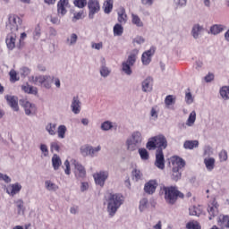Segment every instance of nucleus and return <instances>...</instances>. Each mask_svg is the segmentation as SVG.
I'll return each mask as SVG.
<instances>
[{
  "instance_id": "obj_1",
  "label": "nucleus",
  "mask_w": 229,
  "mask_h": 229,
  "mask_svg": "<svg viewBox=\"0 0 229 229\" xmlns=\"http://www.w3.org/2000/svg\"><path fill=\"white\" fill-rule=\"evenodd\" d=\"M107 212L111 217L113 216H115V213L119 208H121V206L123 203H124V196L121 193H110L107 199Z\"/></svg>"
},
{
  "instance_id": "obj_2",
  "label": "nucleus",
  "mask_w": 229,
  "mask_h": 229,
  "mask_svg": "<svg viewBox=\"0 0 229 229\" xmlns=\"http://www.w3.org/2000/svg\"><path fill=\"white\" fill-rule=\"evenodd\" d=\"M165 148H167V138L164 134L154 136L147 142V149L149 150L157 149V151H164Z\"/></svg>"
},
{
  "instance_id": "obj_3",
  "label": "nucleus",
  "mask_w": 229,
  "mask_h": 229,
  "mask_svg": "<svg viewBox=\"0 0 229 229\" xmlns=\"http://www.w3.org/2000/svg\"><path fill=\"white\" fill-rule=\"evenodd\" d=\"M171 162L173 165L171 178L174 182H178L182 179V170L185 167V160L178 156H174Z\"/></svg>"
},
{
  "instance_id": "obj_4",
  "label": "nucleus",
  "mask_w": 229,
  "mask_h": 229,
  "mask_svg": "<svg viewBox=\"0 0 229 229\" xmlns=\"http://www.w3.org/2000/svg\"><path fill=\"white\" fill-rule=\"evenodd\" d=\"M165 199L169 205H174L178 198H183V193L176 186H164Z\"/></svg>"
},
{
  "instance_id": "obj_5",
  "label": "nucleus",
  "mask_w": 229,
  "mask_h": 229,
  "mask_svg": "<svg viewBox=\"0 0 229 229\" xmlns=\"http://www.w3.org/2000/svg\"><path fill=\"white\" fill-rule=\"evenodd\" d=\"M54 77L50 75H37V76H30L29 78V81L33 83V85H38L39 87H43L49 90L51 86L53 85Z\"/></svg>"
},
{
  "instance_id": "obj_6",
  "label": "nucleus",
  "mask_w": 229,
  "mask_h": 229,
  "mask_svg": "<svg viewBox=\"0 0 229 229\" xmlns=\"http://www.w3.org/2000/svg\"><path fill=\"white\" fill-rule=\"evenodd\" d=\"M126 144L129 151L139 149L140 144H142V133L139 131H133L131 138L127 140Z\"/></svg>"
},
{
  "instance_id": "obj_7",
  "label": "nucleus",
  "mask_w": 229,
  "mask_h": 229,
  "mask_svg": "<svg viewBox=\"0 0 229 229\" xmlns=\"http://www.w3.org/2000/svg\"><path fill=\"white\" fill-rule=\"evenodd\" d=\"M137 55H139V49H133L127 60L122 64V71H123L127 76H131V67H133L135 62H137Z\"/></svg>"
},
{
  "instance_id": "obj_8",
  "label": "nucleus",
  "mask_w": 229,
  "mask_h": 229,
  "mask_svg": "<svg viewBox=\"0 0 229 229\" xmlns=\"http://www.w3.org/2000/svg\"><path fill=\"white\" fill-rule=\"evenodd\" d=\"M22 24V19L15 14L9 15L8 23L6 24V29L11 31V33H15L19 30V27Z\"/></svg>"
},
{
  "instance_id": "obj_9",
  "label": "nucleus",
  "mask_w": 229,
  "mask_h": 229,
  "mask_svg": "<svg viewBox=\"0 0 229 229\" xmlns=\"http://www.w3.org/2000/svg\"><path fill=\"white\" fill-rule=\"evenodd\" d=\"M89 19H94L96 13H99L101 10V4L99 0H89L88 3Z\"/></svg>"
},
{
  "instance_id": "obj_10",
  "label": "nucleus",
  "mask_w": 229,
  "mask_h": 229,
  "mask_svg": "<svg viewBox=\"0 0 229 229\" xmlns=\"http://www.w3.org/2000/svg\"><path fill=\"white\" fill-rule=\"evenodd\" d=\"M93 178L96 185L99 187H104L105 182L108 180V171H100L93 174Z\"/></svg>"
},
{
  "instance_id": "obj_11",
  "label": "nucleus",
  "mask_w": 229,
  "mask_h": 229,
  "mask_svg": "<svg viewBox=\"0 0 229 229\" xmlns=\"http://www.w3.org/2000/svg\"><path fill=\"white\" fill-rule=\"evenodd\" d=\"M20 105L23 106L26 115H35L37 114V106L28 100L21 99Z\"/></svg>"
},
{
  "instance_id": "obj_12",
  "label": "nucleus",
  "mask_w": 229,
  "mask_h": 229,
  "mask_svg": "<svg viewBox=\"0 0 229 229\" xmlns=\"http://www.w3.org/2000/svg\"><path fill=\"white\" fill-rule=\"evenodd\" d=\"M155 165L157 169L164 170L165 169V158L164 157V151L157 150L156 151V161Z\"/></svg>"
},
{
  "instance_id": "obj_13",
  "label": "nucleus",
  "mask_w": 229,
  "mask_h": 229,
  "mask_svg": "<svg viewBox=\"0 0 229 229\" xmlns=\"http://www.w3.org/2000/svg\"><path fill=\"white\" fill-rule=\"evenodd\" d=\"M156 48L151 47L148 50L145 51L141 55V62L143 65H149L151 64V58L155 55Z\"/></svg>"
},
{
  "instance_id": "obj_14",
  "label": "nucleus",
  "mask_w": 229,
  "mask_h": 229,
  "mask_svg": "<svg viewBox=\"0 0 229 229\" xmlns=\"http://www.w3.org/2000/svg\"><path fill=\"white\" fill-rule=\"evenodd\" d=\"M98 151H101L100 146H98L96 148L84 146L81 148V153L83 157H89H89H95Z\"/></svg>"
},
{
  "instance_id": "obj_15",
  "label": "nucleus",
  "mask_w": 229,
  "mask_h": 229,
  "mask_svg": "<svg viewBox=\"0 0 229 229\" xmlns=\"http://www.w3.org/2000/svg\"><path fill=\"white\" fill-rule=\"evenodd\" d=\"M219 205L217 204V201L216 199H213L212 202L208 204V212L209 214L208 219L209 221H212L216 216H217L219 210H218Z\"/></svg>"
},
{
  "instance_id": "obj_16",
  "label": "nucleus",
  "mask_w": 229,
  "mask_h": 229,
  "mask_svg": "<svg viewBox=\"0 0 229 229\" xmlns=\"http://www.w3.org/2000/svg\"><path fill=\"white\" fill-rule=\"evenodd\" d=\"M157 187H158V182L157 180H150L144 186V191L147 194H155L157 191Z\"/></svg>"
},
{
  "instance_id": "obj_17",
  "label": "nucleus",
  "mask_w": 229,
  "mask_h": 229,
  "mask_svg": "<svg viewBox=\"0 0 229 229\" xmlns=\"http://www.w3.org/2000/svg\"><path fill=\"white\" fill-rule=\"evenodd\" d=\"M71 110L75 114L81 112V101H80V98L78 96L72 98Z\"/></svg>"
},
{
  "instance_id": "obj_18",
  "label": "nucleus",
  "mask_w": 229,
  "mask_h": 229,
  "mask_svg": "<svg viewBox=\"0 0 229 229\" xmlns=\"http://www.w3.org/2000/svg\"><path fill=\"white\" fill-rule=\"evenodd\" d=\"M5 99L14 112H19V98L15 96H5Z\"/></svg>"
},
{
  "instance_id": "obj_19",
  "label": "nucleus",
  "mask_w": 229,
  "mask_h": 229,
  "mask_svg": "<svg viewBox=\"0 0 229 229\" xmlns=\"http://www.w3.org/2000/svg\"><path fill=\"white\" fill-rule=\"evenodd\" d=\"M16 40H17V34H15V32H11L7 35L5 43L8 49H10V51H13V49H15Z\"/></svg>"
},
{
  "instance_id": "obj_20",
  "label": "nucleus",
  "mask_w": 229,
  "mask_h": 229,
  "mask_svg": "<svg viewBox=\"0 0 229 229\" xmlns=\"http://www.w3.org/2000/svg\"><path fill=\"white\" fill-rule=\"evenodd\" d=\"M73 165L75 167V176L76 178H85L87 176V172L85 171V167L81 165L78 161H73Z\"/></svg>"
},
{
  "instance_id": "obj_21",
  "label": "nucleus",
  "mask_w": 229,
  "mask_h": 229,
  "mask_svg": "<svg viewBox=\"0 0 229 229\" xmlns=\"http://www.w3.org/2000/svg\"><path fill=\"white\" fill-rule=\"evenodd\" d=\"M67 6H69V0H59L57 3V13L65 15L67 13Z\"/></svg>"
},
{
  "instance_id": "obj_22",
  "label": "nucleus",
  "mask_w": 229,
  "mask_h": 229,
  "mask_svg": "<svg viewBox=\"0 0 229 229\" xmlns=\"http://www.w3.org/2000/svg\"><path fill=\"white\" fill-rule=\"evenodd\" d=\"M22 190V185L19 182H15L14 184H11V188H8L6 192L10 194V196H15V194H19Z\"/></svg>"
},
{
  "instance_id": "obj_23",
  "label": "nucleus",
  "mask_w": 229,
  "mask_h": 229,
  "mask_svg": "<svg viewBox=\"0 0 229 229\" xmlns=\"http://www.w3.org/2000/svg\"><path fill=\"white\" fill-rule=\"evenodd\" d=\"M143 92H151L153 90V78L148 77L142 82Z\"/></svg>"
},
{
  "instance_id": "obj_24",
  "label": "nucleus",
  "mask_w": 229,
  "mask_h": 229,
  "mask_svg": "<svg viewBox=\"0 0 229 229\" xmlns=\"http://www.w3.org/2000/svg\"><path fill=\"white\" fill-rule=\"evenodd\" d=\"M21 90L25 92V94H32L33 96H37V94H38V89H37V87L30 86L29 83L22 85Z\"/></svg>"
},
{
  "instance_id": "obj_25",
  "label": "nucleus",
  "mask_w": 229,
  "mask_h": 229,
  "mask_svg": "<svg viewBox=\"0 0 229 229\" xmlns=\"http://www.w3.org/2000/svg\"><path fill=\"white\" fill-rule=\"evenodd\" d=\"M127 21L128 15H126V9L121 7L118 11V22H120V24H126Z\"/></svg>"
},
{
  "instance_id": "obj_26",
  "label": "nucleus",
  "mask_w": 229,
  "mask_h": 229,
  "mask_svg": "<svg viewBox=\"0 0 229 229\" xmlns=\"http://www.w3.org/2000/svg\"><path fill=\"white\" fill-rule=\"evenodd\" d=\"M204 164L208 171H214L216 167V159L214 157H206Z\"/></svg>"
},
{
  "instance_id": "obj_27",
  "label": "nucleus",
  "mask_w": 229,
  "mask_h": 229,
  "mask_svg": "<svg viewBox=\"0 0 229 229\" xmlns=\"http://www.w3.org/2000/svg\"><path fill=\"white\" fill-rule=\"evenodd\" d=\"M218 223L222 228H229V216L220 215Z\"/></svg>"
},
{
  "instance_id": "obj_28",
  "label": "nucleus",
  "mask_w": 229,
  "mask_h": 229,
  "mask_svg": "<svg viewBox=\"0 0 229 229\" xmlns=\"http://www.w3.org/2000/svg\"><path fill=\"white\" fill-rule=\"evenodd\" d=\"M225 28H226L225 25L215 24L210 28V33L212 35H219V33L225 30Z\"/></svg>"
},
{
  "instance_id": "obj_29",
  "label": "nucleus",
  "mask_w": 229,
  "mask_h": 229,
  "mask_svg": "<svg viewBox=\"0 0 229 229\" xmlns=\"http://www.w3.org/2000/svg\"><path fill=\"white\" fill-rule=\"evenodd\" d=\"M199 146V141L198 140H186L183 143L184 149H194V148H198Z\"/></svg>"
},
{
  "instance_id": "obj_30",
  "label": "nucleus",
  "mask_w": 229,
  "mask_h": 229,
  "mask_svg": "<svg viewBox=\"0 0 229 229\" xmlns=\"http://www.w3.org/2000/svg\"><path fill=\"white\" fill-rule=\"evenodd\" d=\"M189 211H190V216H197V217H199L201 214H203V209L199 206V207L192 206L189 208Z\"/></svg>"
},
{
  "instance_id": "obj_31",
  "label": "nucleus",
  "mask_w": 229,
  "mask_h": 229,
  "mask_svg": "<svg viewBox=\"0 0 229 229\" xmlns=\"http://www.w3.org/2000/svg\"><path fill=\"white\" fill-rule=\"evenodd\" d=\"M103 8L105 13H111L114 10V0H106Z\"/></svg>"
},
{
  "instance_id": "obj_32",
  "label": "nucleus",
  "mask_w": 229,
  "mask_h": 229,
  "mask_svg": "<svg viewBox=\"0 0 229 229\" xmlns=\"http://www.w3.org/2000/svg\"><path fill=\"white\" fill-rule=\"evenodd\" d=\"M52 165L55 171H58L62 165V159H60V157H58L56 154H55L52 157Z\"/></svg>"
},
{
  "instance_id": "obj_33",
  "label": "nucleus",
  "mask_w": 229,
  "mask_h": 229,
  "mask_svg": "<svg viewBox=\"0 0 229 229\" xmlns=\"http://www.w3.org/2000/svg\"><path fill=\"white\" fill-rule=\"evenodd\" d=\"M202 30H203L202 26H200L199 24H195L191 30V35L193 38H199V34L201 33Z\"/></svg>"
},
{
  "instance_id": "obj_34",
  "label": "nucleus",
  "mask_w": 229,
  "mask_h": 229,
  "mask_svg": "<svg viewBox=\"0 0 229 229\" xmlns=\"http://www.w3.org/2000/svg\"><path fill=\"white\" fill-rule=\"evenodd\" d=\"M113 31H114V36L121 37V35H123V33L124 31V28H123V25L116 23L114 26Z\"/></svg>"
},
{
  "instance_id": "obj_35",
  "label": "nucleus",
  "mask_w": 229,
  "mask_h": 229,
  "mask_svg": "<svg viewBox=\"0 0 229 229\" xmlns=\"http://www.w3.org/2000/svg\"><path fill=\"white\" fill-rule=\"evenodd\" d=\"M67 133V127L65 125H59L57 128V135L59 139H65Z\"/></svg>"
},
{
  "instance_id": "obj_36",
  "label": "nucleus",
  "mask_w": 229,
  "mask_h": 229,
  "mask_svg": "<svg viewBox=\"0 0 229 229\" xmlns=\"http://www.w3.org/2000/svg\"><path fill=\"white\" fill-rule=\"evenodd\" d=\"M196 123V111H192L186 122L187 126H194V123Z\"/></svg>"
},
{
  "instance_id": "obj_37",
  "label": "nucleus",
  "mask_w": 229,
  "mask_h": 229,
  "mask_svg": "<svg viewBox=\"0 0 229 229\" xmlns=\"http://www.w3.org/2000/svg\"><path fill=\"white\" fill-rule=\"evenodd\" d=\"M45 187L47 191H58V185H56L55 182H52L51 181H46Z\"/></svg>"
},
{
  "instance_id": "obj_38",
  "label": "nucleus",
  "mask_w": 229,
  "mask_h": 229,
  "mask_svg": "<svg viewBox=\"0 0 229 229\" xmlns=\"http://www.w3.org/2000/svg\"><path fill=\"white\" fill-rule=\"evenodd\" d=\"M78 42V35L76 33H72L69 38L66 39V44L68 46H74Z\"/></svg>"
},
{
  "instance_id": "obj_39",
  "label": "nucleus",
  "mask_w": 229,
  "mask_h": 229,
  "mask_svg": "<svg viewBox=\"0 0 229 229\" xmlns=\"http://www.w3.org/2000/svg\"><path fill=\"white\" fill-rule=\"evenodd\" d=\"M220 96L223 99H229V86H224L220 89Z\"/></svg>"
},
{
  "instance_id": "obj_40",
  "label": "nucleus",
  "mask_w": 229,
  "mask_h": 229,
  "mask_svg": "<svg viewBox=\"0 0 229 229\" xmlns=\"http://www.w3.org/2000/svg\"><path fill=\"white\" fill-rule=\"evenodd\" d=\"M46 130L49 135H56V123H48L46 126Z\"/></svg>"
},
{
  "instance_id": "obj_41",
  "label": "nucleus",
  "mask_w": 229,
  "mask_h": 229,
  "mask_svg": "<svg viewBox=\"0 0 229 229\" xmlns=\"http://www.w3.org/2000/svg\"><path fill=\"white\" fill-rule=\"evenodd\" d=\"M139 154L141 160H149V153L146 148H139Z\"/></svg>"
},
{
  "instance_id": "obj_42",
  "label": "nucleus",
  "mask_w": 229,
  "mask_h": 229,
  "mask_svg": "<svg viewBox=\"0 0 229 229\" xmlns=\"http://www.w3.org/2000/svg\"><path fill=\"white\" fill-rule=\"evenodd\" d=\"M132 24H135L136 26H138V28H142L144 26V23H142V21H140V18L139 17V15L136 14H132Z\"/></svg>"
},
{
  "instance_id": "obj_43",
  "label": "nucleus",
  "mask_w": 229,
  "mask_h": 229,
  "mask_svg": "<svg viewBox=\"0 0 229 229\" xmlns=\"http://www.w3.org/2000/svg\"><path fill=\"white\" fill-rule=\"evenodd\" d=\"M15 204L18 208V214H24V201L22 199H18L15 201Z\"/></svg>"
},
{
  "instance_id": "obj_44",
  "label": "nucleus",
  "mask_w": 229,
  "mask_h": 229,
  "mask_svg": "<svg viewBox=\"0 0 229 229\" xmlns=\"http://www.w3.org/2000/svg\"><path fill=\"white\" fill-rule=\"evenodd\" d=\"M186 228L187 229H201V225H199V223H198V221H191L187 223Z\"/></svg>"
},
{
  "instance_id": "obj_45",
  "label": "nucleus",
  "mask_w": 229,
  "mask_h": 229,
  "mask_svg": "<svg viewBox=\"0 0 229 229\" xmlns=\"http://www.w3.org/2000/svg\"><path fill=\"white\" fill-rule=\"evenodd\" d=\"M189 92H186L185 94V102L187 105H192L194 103V97H192V93H191V89H188Z\"/></svg>"
},
{
  "instance_id": "obj_46",
  "label": "nucleus",
  "mask_w": 229,
  "mask_h": 229,
  "mask_svg": "<svg viewBox=\"0 0 229 229\" xmlns=\"http://www.w3.org/2000/svg\"><path fill=\"white\" fill-rule=\"evenodd\" d=\"M139 208L140 212H144L148 208V199L144 198L140 201Z\"/></svg>"
},
{
  "instance_id": "obj_47",
  "label": "nucleus",
  "mask_w": 229,
  "mask_h": 229,
  "mask_svg": "<svg viewBox=\"0 0 229 229\" xmlns=\"http://www.w3.org/2000/svg\"><path fill=\"white\" fill-rule=\"evenodd\" d=\"M73 4L77 8H85L87 6V0H74Z\"/></svg>"
},
{
  "instance_id": "obj_48",
  "label": "nucleus",
  "mask_w": 229,
  "mask_h": 229,
  "mask_svg": "<svg viewBox=\"0 0 229 229\" xmlns=\"http://www.w3.org/2000/svg\"><path fill=\"white\" fill-rule=\"evenodd\" d=\"M112 123L108 121H106L101 124V130H103V131H108V130H112Z\"/></svg>"
},
{
  "instance_id": "obj_49",
  "label": "nucleus",
  "mask_w": 229,
  "mask_h": 229,
  "mask_svg": "<svg viewBox=\"0 0 229 229\" xmlns=\"http://www.w3.org/2000/svg\"><path fill=\"white\" fill-rule=\"evenodd\" d=\"M31 72V70L28 67H22L20 69V73L21 78H26V76H30V73Z\"/></svg>"
},
{
  "instance_id": "obj_50",
  "label": "nucleus",
  "mask_w": 229,
  "mask_h": 229,
  "mask_svg": "<svg viewBox=\"0 0 229 229\" xmlns=\"http://www.w3.org/2000/svg\"><path fill=\"white\" fill-rule=\"evenodd\" d=\"M165 104L166 106H171V105H174V98L173 95H168L165 98Z\"/></svg>"
},
{
  "instance_id": "obj_51",
  "label": "nucleus",
  "mask_w": 229,
  "mask_h": 229,
  "mask_svg": "<svg viewBox=\"0 0 229 229\" xmlns=\"http://www.w3.org/2000/svg\"><path fill=\"white\" fill-rule=\"evenodd\" d=\"M50 149L53 153V151H57V153L60 151V142L54 141L50 144Z\"/></svg>"
},
{
  "instance_id": "obj_52",
  "label": "nucleus",
  "mask_w": 229,
  "mask_h": 229,
  "mask_svg": "<svg viewBox=\"0 0 229 229\" xmlns=\"http://www.w3.org/2000/svg\"><path fill=\"white\" fill-rule=\"evenodd\" d=\"M10 81L15 83V81H19V78H17V72L15 70H11L9 72Z\"/></svg>"
},
{
  "instance_id": "obj_53",
  "label": "nucleus",
  "mask_w": 229,
  "mask_h": 229,
  "mask_svg": "<svg viewBox=\"0 0 229 229\" xmlns=\"http://www.w3.org/2000/svg\"><path fill=\"white\" fill-rule=\"evenodd\" d=\"M219 158L220 162H226V160H228V152H226V150H222L219 153Z\"/></svg>"
},
{
  "instance_id": "obj_54",
  "label": "nucleus",
  "mask_w": 229,
  "mask_h": 229,
  "mask_svg": "<svg viewBox=\"0 0 229 229\" xmlns=\"http://www.w3.org/2000/svg\"><path fill=\"white\" fill-rule=\"evenodd\" d=\"M100 74L103 78H106L110 74V70L106 66H102L100 69Z\"/></svg>"
},
{
  "instance_id": "obj_55",
  "label": "nucleus",
  "mask_w": 229,
  "mask_h": 229,
  "mask_svg": "<svg viewBox=\"0 0 229 229\" xmlns=\"http://www.w3.org/2000/svg\"><path fill=\"white\" fill-rule=\"evenodd\" d=\"M132 177L135 178L136 182H138V180H140V178H142V173H140V170L134 169L132 171Z\"/></svg>"
},
{
  "instance_id": "obj_56",
  "label": "nucleus",
  "mask_w": 229,
  "mask_h": 229,
  "mask_svg": "<svg viewBox=\"0 0 229 229\" xmlns=\"http://www.w3.org/2000/svg\"><path fill=\"white\" fill-rule=\"evenodd\" d=\"M40 151L43 153L44 157H49V149L47 148V145L41 144Z\"/></svg>"
},
{
  "instance_id": "obj_57",
  "label": "nucleus",
  "mask_w": 229,
  "mask_h": 229,
  "mask_svg": "<svg viewBox=\"0 0 229 229\" xmlns=\"http://www.w3.org/2000/svg\"><path fill=\"white\" fill-rule=\"evenodd\" d=\"M40 35H41L40 25H38V26L35 28V30H34V32H33V37H34V38L38 39V38H40Z\"/></svg>"
},
{
  "instance_id": "obj_58",
  "label": "nucleus",
  "mask_w": 229,
  "mask_h": 229,
  "mask_svg": "<svg viewBox=\"0 0 229 229\" xmlns=\"http://www.w3.org/2000/svg\"><path fill=\"white\" fill-rule=\"evenodd\" d=\"M0 182H4L5 183H10L12 179L7 174H3L0 173Z\"/></svg>"
},
{
  "instance_id": "obj_59",
  "label": "nucleus",
  "mask_w": 229,
  "mask_h": 229,
  "mask_svg": "<svg viewBox=\"0 0 229 229\" xmlns=\"http://www.w3.org/2000/svg\"><path fill=\"white\" fill-rule=\"evenodd\" d=\"M83 17V12L75 13L73 14L72 21H80V19H82Z\"/></svg>"
},
{
  "instance_id": "obj_60",
  "label": "nucleus",
  "mask_w": 229,
  "mask_h": 229,
  "mask_svg": "<svg viewBox=\"0 0 229 229\" xmlns=\"http://www.w3.org/2000/svg\"><path fill=\"white\" fill-rule=\"evenodd\" d=\"M64 165L66 167L64 170L65 174H71V163H69V160L64 161Z\"/></svg>"
},
{
  "instance_id": "obj_61",
  "label": "nucleus",
  "mask_w": 229,
  "mask_h": 229,
  "mask_svg": "<svg viewBox=\"0 0 229 229\" xmlns=\"http://www.w3.org/2000/svg\"><path fill=\"white\" fill-rule=\"evenodd\" d=\"M210 155H212V148H210V146H206L204 148V156L210 157Z\"/></svg>"
},
{
  "instance_id": "obj_62",
  "label": "nucleus",
  "mask_w": 229,
  "mask_h": 229,
  "mask_svg": "<svg viewBox=\"0 0 229 229\" xmlns=\"http://www.w3.org/2000/svg\"><path fill=\"white\" fill-rule=\"evenodd\" d=\"M132 42L136 44H144L145 39L142 38V36H138L132 40Z\"/></svg>"
},
{
  "instance_id": "obj_63",
  "label": "nucleus",
  "mask_w": 229,
  "mask_h": 229,
  "mask_svg": "<svg viewBox=\"0 0 229 229\" xmlns=\"http://www.w3.org/2000/svg\"><path fill=\"white\" fill-rule=\"evenodd\" d=\"M81 192H85V191H89V182H82L81 184Z\"/></svg>"
},
{
  "instance_id": "obj_64",
  "label": "nucleus",
  "mask_w": 229,
  "mask_h": 229,
  "mask_svg": "<svg viewBox=\"0 0 229 229\" xmlns=\"http://www.w3.org/2000/svg\"><path fill=\"white\" fill-rule=\"evenodd\" d=\"M92 47L93 49H97L98 51H99V49H103V42L93 43Z\"/></svg>"
}]
</instances>
